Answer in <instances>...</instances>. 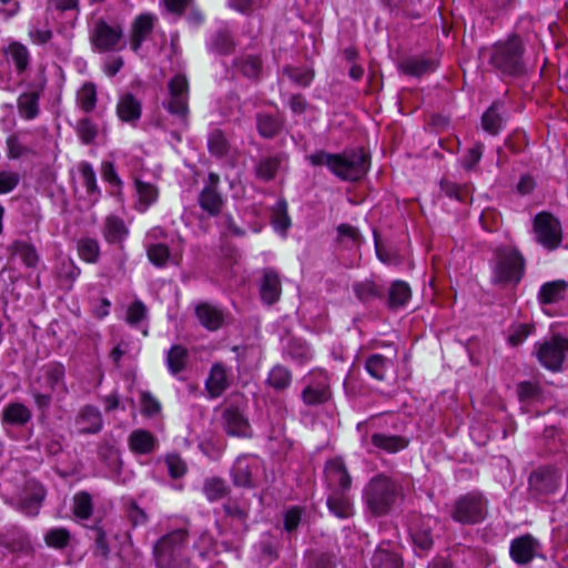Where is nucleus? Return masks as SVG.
I'll list each match as a JSON object with an SVG mask.
<instances>
[{"label":"nucleus","mask_w":568,"mask_h":568,"mask_svg":"<svg viewBox=\"0 0 568 568\" xmlns=\"http://www.w3.org/2000/svg\"><path fill=\"white\" fill-rule=\"evenodd\" d=\"M129 446L132 452L146 455L154 450L156 440L150 432L136 429L129 436Z\"/></svg>","instance_id":"obj_26"},{"label":"nucleus","mask_w":568,"mask_h":568,"mask_svg":"<svg viewBox=\"0 0 568 568\" xmlns=\"http://www.w3.org/2000/svg\"><path fill=\"white\" fill-rule=\"evenodd\" d=\"M438 62L430 57H410L404 60L399 68L408 75L422 77L424 74L434 72Z\"/></svg>","instance_id":"obj_17"},{"label":"nucleus","mask_w":568,"mask_h":568,"mask_svg":"<svg viewBox=\"0 0 568 568\" xmlns=\"http://www.w3.org/2000/svg\"><path fill=\"white\" fill-rule=\"evenodd\" d=\"M75 423L81 434H97L102 429L103 424L100 410L91 405L80 410Z\"/></svg>","instance_id":"obj_14"},{"label":"nucleus","mask_w":568,"mask_h":568,"mask_svg":"<svg viewBox=\"0 0 568 568\" xmlns=\"http://www.w3.org/2000/svg\"><path fill=\"white\" fill-rule=\"evenodd\" d=\"M211 48L221 54H229L234 49L233 37L226 30H219L212 39Z\"/></svg>","instance_id":"obj_43"},{"label":"nucleus","mask_w":568,"mask_h":568,"mask_svg":"<svg viewBox=\"0 0 568 568\" xmlns=\"http://www.w3.org/2000/svg\"><path fill=\"white\" fill-rule=\"evenodd\" d=\"M79 103L82 110L90 112L97 103L95 88L92 83H85L79 93Z\"/></svg>","instance_id":"obj_55"},{"label":"nucleus","mask_w":568,"mask_h":568,"mask_svg":"<svg viewBox=\"0 0 568 568\" xmlns=\"http://www.w3.org/2000/svg\"><path fill=\"white\" fill-rule=\"evenodd\" d=\"M70 539V534L64 528H53L50 529L45 536L44 540L48 546L54 548H63L68 545Z\"/></svg>","instance_id":"obj_54"},{"label":"nucleus","mask_w":568,"mask_h":568,"mask_svg":"<svg viewBox=\"0 0 568 568\" xmlns=\"http://www.w3.org/2000/svg\"><path fill=\"white\" fill-rule=\"evenodd\" d=\"M291 372L282 365L274 366L266 379L267 385L277 392L285 390L291 385Z\"/></svg>","instance_id":"obj_35"},{"label":"nucleus","mask_w":568,"mask_h":568,"mask_svg":"<svg viewBox=\"0 0 568 568\" xmlns=\"http://www.w3.org/2000/svg\"><path fill=\"white\" fill-rule=\"evenodd\" d=\"M232 476H233V483L235 486H240V487H253L254 486L253 481H252V473H251L248 465H244L243 462H241V460H237V463L235 464L233 471H232Z\"/></svg>","instance_id":"obj_47"},{"label":"nucleus","mask_w":568,"mask_h":568,"mask_svg":"<svg viewBox=\"0 0 568 568\" xmlns=\"http://www.w3.org/2000/svg\"><path fill=\"white\" fill-rule=\"evenodd\" d=\"M412 537L415 545L423 550H427L433 546V535L428 524H423L413 532Z\"/></svg>","instance_id":"obj_57"},{"label":"nucleus","mask_w":568,"mask_h":568,"mask_svg":"<svg viewBox=\"0 0 568 568\" xmlns=\"http://www.w3.org/2000/svg\"><path fill=\"white\" fill-rule=\"evenodd\" d=\"M524 47L519 38L513 37L499 42L490 51L489 63L499 72L509 77H520L526 72L523 59Z\"/></svg>","instance_id":"obj_3"},{"label":"nucleus","mask_w":568,"mask_h":568,"mask_svg":"<svg viewBox=\"0 0 568 568\" xmlns=\"http://www.w3.org/2000/svg\"><path fill=\"white\" fill-rule=\"evenodd\" d=\"M10 248L12 254L18 255L28 267L36 266L38 254L32 245L22 241H16Z\"/></svg>","instance_id":"obj_42"},{"label":"nucleus","mask_w":568,"mask_h":568,"mask_svg":"<svg viewBox=\"0 0 568 568\" xmlns=\"http://www.w3.org/2000/svg\"><path fill=\"white\" fill-rule=\"evenodd\" d=\"M410 298V288L407 283L403 281H395L388 292V306L396 308L404 306Z\"/></svg>","instance_id":"obj_37"},{"label":"nucleus","mask_w":568,"mask_h":568,"mask_svg":"<svg viewBox=\"0 0 568 568\" xmlns=\"http://www.w3.org/2000/svg\"><path fill=\"white\" fill-rule=\"evenodd\" d=\"M223 429L230 436L250 437L252 429L237 406L230 405L222 413Z\"/></svg>","instance_id":"obj_11"},{"label":"nucleus","mask_w":568,"mask_h":568,"mask_svg":"<svg viewBox=\"0 0 568 568\" xmlns=\"http://www.w3.org/2000/svg\"><path fill=\"white\" fill-rule=\"evenodd\" d=\"M504 104L501 102H494L490 108L481 116V125L485 131L490 134H497L504 121Z\"/></svg>","instance_id":"obj_27"},{"label":"nucleus","mask_w":568,"mask_h":568,"mask_svg":"<svg viewBox=\"0 0 568 568\" xmlns=\"http://www.w3.org/2000/svg\"><path fill=\"white\" fill-rule=\"evenodd\" d=\"M155 20L156 18L150 13L140 14L134 19L131 30V48L133 51L136 52L152 32Z\"/></svg>","instance_id":"obj_13"},{"label":"nucleus","mask_w":568,"mask_h":568,"mask_svg":"<svg viewBox=\"0 0 568 568\" xmlns=\"http://www.w3.org/2000/svg\"><path fill=\"white\" fill-rule=\"evenodd\" d=\"M260 292L262 301L268 305H272L278 301L282 293V284L280 276L275 271H264Z\"/></svg>","instance_id":"obj_18"},{"label":"nucleus","mask_w":568,"mask_h":568,"mask_svg":"<svg viewBox=\"0 0 568 568\" xmlns=\"http://www.w3.org/2000/svg\"><path fill=\"white\" fill-rule=\"evenodd\" d=\"M195 315L201 325L209 331H217L224 322L223 312L209 303H200L195 307Z\"/></svg>","instance_id":"obj_19"},{"label":"nucleus","mask_w":568,"mask_h":568,"mask_svg":"<svg viewBox=\"0 0 568 568\" xmlns=\"http://www.w3.org/2000/svg\"><path fill=\"white\" fill-rule=\"evenodd\" d=\"M273 224L276 230L282 232H286V230L291 225V220L287 214V203L285 201H280L273 212Z\"/></svg>","instance_id":"obj_52"},{"label":"nucleus","mask_w":568,"mask_h":568,"mask_svg":"<svg viewBox=\"0 0 568 568\" xmlns=\"http://www.w3.org/2000/svg\"><path fill=\"white\" fill-rule=\"evenodd\" d=\"M78 252L82 260L94 263L99 256V244L93 239H81L78 242Z\"/></svg>","instance_id":"obj_46"},{"label":"nucleus","mask_w":568,"mask_h":568,"mask_svg":"<svg viewBox=\"0 0 568 568\" xmlns=\"http://www.w3.org/2000/svg\"><path fill=\"white\" fill-rule=\"evenodd\" d=\"M386 363L387 359L383 355L374 354L367 358L365 367L372 377L377 381H383L386 372Z\"/></svg>","instance_id":"obj_45"},{"label":"nucleus","mask_w":568,"mask_h":568,"mask_svg":"<svg viewBox=\"0 0 568 568\" xmlns=\"http://www.w3.org/2000/svg\"><path fill=\"white\" fill-rule=\"evenodd\" d=\"M219 182L220 176L216 173H210L209 183L204 186L199 197L200 206L212 215L219 213L223 204L222 196L216 190Z\"/></svg>","instance_id":"obj_12"},{"label":"nucleus","mask_w":568,"mask_h":568,"mask_svg":"<svg viewBox=\"0 0 568 568\" xmlns=\"http://www.w3.org/2000/svg\"><path fill=\"white\" fill-rule=\"evenodd\" d=\"M189 358L187 349L181 345H174L170 348L166 356V363L170 372L174 375L185 368Z\"/></svg>","instance_id":"obj_38"},{"label":"nucleus","mask_w":568,"mask_h":568,"mask_svg":"<svg viewBox=\"0 0 568 568\" xmlns=\"http://www.w3.org/2000/svg\"><path fill=\"white\" fill-rule=\"evenodd\" d=\"M187 531L185 529L173 530L161 537L154 546V558L159 568H173L182 565V556Z\"/></svg>","instance_id":"obj_5"},{"label":"nucleus","mask_w":568,"mask_h":568,"mask_svg":"<svg viewBox=\"0 0 568 568\" xmlns=\"http://www.w3.org/2000/svg\"><path fill=\"white\" fill-rule=\"evenodd\" d=\"M372 568H402L400 557L394 552L389 544H381L371 558Z\"/></svg>","instance_id":"obj_22"},{"label":"nucleus","mask_w":568,"mask_h":568,"mask_svg":"<svg viewBox=\"0 0 568 568\" xmlns=\"http://www.w3.org/2000/svg\"><path fill=\"white\" fill-rule=\"evenodd\" d=\"M353 291L356 297L363 303H367L374 298L381 297L383 294L382 288L375 282L368 278L354 282Z\"/></svg>","instance_id":"obj_33"},{"label":"nucleus","mask_w":568,"mask_h":568,"mask_svg":"<svg viewBox=\"0 0 568 568\" xmlns=\"http://www.w3.org/2000/svg\"><path fill=\"white\" fill-rule=\"evenodd\" d=\"M525 261L518 250L510 246H499L494 253V284H517L524 274Z\"/></svg>","instance_id":"obj_4"},{"label":"nucleus","mask_w":568,"mask_h":568,"mask_svg":"<svg viewBox=\"0 0 568 568\" xmlns=\"http://www.w3.org/2000/svg\"><path fill=\"white\" fill-rule=\"evenodd\" d=\"M94 541H95V556L102 557L103 559L109 558L110 548L106 541L105 532L102 528L97 527L94 529Z\"/></svg>","instance_id":"obj_63"},{"label":"nucleus","mask_w":568,"mask_h":568,"mask_svg":"<svg viewBox=\"0 0 568 568\" xmlns=\"http://www.w3.org/2000/svg\"><path fill=\"white\" fill-rule=\"evenodd\" d=\"M170 254V248L162 243L151 244L146 250L149 261L158 267H162L166 264Z\"/></svg>","instance_id":"obj_44"},{"label":"nucleus","mask_w":568,"mask_h":568,"mask_svg":"<svg viewBox=\"0 0 568 568\" xmlns=\"http://www.w3.org/2000/svg\"><path fill=\"white\" fill-rule=\"evenodd\" d=\"M3 422L13 425H24L31 418V412L21 403H12L2 412Z\"/></svg>","instance_id":"obj_32"},{"label":"nucleus","mask_w":568,"mask_h":568,"mask_svg":"<svg viewBox=\"0 0 568 568\" xmlns=\"http://www.w3.org/2000/svg\"><path fill=\"white\" fill-rule=\"evenodd\" d=\"M77 133L84 144H90L94 141L98 134V128L88 118L81 119L77 124Z\"/></svg>","instance_id":"obj_53"},{"label":"nucleus","mask_w":568,"mask_h":568,"mask_svg":"<svg viewBox=\"0 0 568 568\" xmlns=\"http://www.w3.org/2000/svg\"><path fill=\"white\" fill-rule=\"evenodd\" d=\"M308 560L312 568H333L332 556L326 552L313 551Z\"/></svg>","instance_id":"obj_64"},{"label":"nucleus","mask_w":568,"mask_h":568,"mask_svg":"<svg viewBox=\"0 0 568 568\" xmlns=\"http://www.w3.org/2000/svg\"><path fill=\"white\" fill-rule=\"evenodd\" d=\"M123 37V29L120 26H110L103 19L94 23L91 34L93 47L102 52L114 50Z\"/></svg>","instance_id":"obj_10"},{"label":"nucleus","mask_w":568,"mask_h":568,"mask_svg":"<svg viewBox=\"0 0 568 568\" xmlns=\"http://www.w3.org/2000/svg\"><path fill=\"white\" fill-rule=\"evenodd\" d=\"M45 490L40 485H33L31 490L22 497L20 509L28 516H36L44 499Z\"/></svg>","instance_id":"obj_29"},{"label":"nucleus","mask_w":568,"mask_h":568,"mask_svg":"<svg viewBox=\"0 0 568 568\" xmlns=\"http://www.w3.org/2000/svg\"><path fill=\"white\" fill-rule=\"evenodd\" d=\"M240 70L247 78H256L261 70V60L257 57H246L241 61Z\"/></svg>","instance_id":"obj_62"},{"label":"nucleus","mask_w":568,"mask_h":568,"mask_svg":"<svg viewBox=\"0 0 568 568\" xmlns=\"http://www.w3.org/2000/svg\"><path fill=\"white\" fill-rule=\"evenodd\" d=\"M209 150L216 156H223L227 153L229 143L220 130H214L209 136Z\"/></svg>","instance_id":"obj_48"},{"label":"nucleus","mask_w":568,"mask_h":568,"mask_svg":"<svg viewBox=\"0 0 568 568\" xmlns=\"http://www.w3.org/2000/svg\"><path fill=\"white\" fill-rule=\"evenodd\" d=\"M568 284L564 280H556L545 283L538 293L540 304H555L564 300Z\"/></svg>","instance_id":"obj_23"},{"label":"nucleus","mask_w":568,"mask_h":568,"mask_svg":"<svg viewBox=\"0 0 568 568\" xmlns=\"http://www.w3.org/2000/svg\"><path fill=\"white\" fill-rule=\"evenodd\" d=\"M126 233L128 230L121 219L112 215L106 217L104 235L108 242H120L123 240Z\"/></svg>","instance_id":"obj_40"},{"label":"nucleus","mask_w":568,"mask_h":568,"mask_svg":"<svg viewBox=\"0 0 568 568\" xmlns=\"http://www.w3.org/2000/svg\"><path fill=\"white\" fill-rule=\"evenodd\" d=\"M313 165H326L336 176L345 181H358L369 169L368 154L363 150H352L343 154L318 151L308 156Z\"/></svg>","instance_id":"obj_1"},{"label":"nucleus","mask_w":568,"mask_h":568,"mask_svg":"<svg viewBox=\"0 0 568 568\" xmlns=\"http://www.w3.org/2000/svg\"><path fill=\"white\" fill-rule=\"evenodd\" d=\"M142 413L146 416H154L161 410L160 402L153 397L149 392L141 394Z\"/></svg>","instance_id":"obj_61"},{"label":"nucleus","mask_w":568,"mask_h":568,"mask_svg":"<svg viewBox=\"0 0 568 568\" xmlns=\"http://www.w3.org/2000/svg\"><path fill=\"white\" fill-rule=\"evenodd\" d=\"M535 241L547 251H555L562 242V229L559 220L550 213L535 215Z\"/></svg>","instance_id":"obj_7"},{"label":"nucleus","mask_w":568,"mask_h":568,"mask_svg":"<svg viewBox=\"0 0 568 568\" xmlns=\"http://www.w3.org/2000/svg\"><path fill=\"white\" fill-rule=\"evenodd\" d=\"M400 494L398 484L387 476L378 475L364 489V500L375 516L388 514Z\"/></svg>","instance_id":"obj_2"},{"label":"nucleus","mask_w":568,"mask_h":568,"mask_svg":"<svg viewBox=\"0 0 568 568\" xmlns=\"http://www.w3.org/2000/svg\"><path fill=\"white\" fill-rule=\"evenodd\" d=\"M168 89L169 99L164 103L165 108L171 114L185 120L189 113V83L185 75L176 74L173 77L168 83Z\"/></svg>","instance_id":"obj_9"},{"label":"nucleus","mask_w":568,"mask_h":568,"mask_svg":"<svg viewBox=\"0 0 568 568\" xmlns=\"http://www.w3.org/2000/svg\"><path fill=\"white\" fill-rule=\"evenodd\" d=\"M487 514V501L481 494L470 493L460 496L454 504L452 518L464 525L481 521Z\"/></svg>","instance_id":"obj_6"},{"label":"nucleus","mask_w":568,"mask_h":568,"mask_svg":"<svg viewBox=\"0 0 568 568\" xmlns=\"http://www.w3.org/2000/svg\"><path fill=\"white\" fill-rule=\"evenodd\" d=\"M205 387L213 398L221 396L230 387L226 369L222 364L216 363L211 367Z\"/></svg>","instance_id":"obj_20"},{"label":"nucleus","mask_w":568,"mask_h":568,"mask_svg":"<svg viewBox=\"0 0 568 568\" xmlns=\"http://www.w3.org/2000/svg\"><path fill=\"white\" fill-rule=\"evenodd\" d=\"M135 184L140 202L141 204H143V210H145L150 204H152L156 200L158 190L154 185L142 182L140 180H136Z\"/></svg>","instance_id":"obj_51"},{"label":"nucleus","mask_w":568,"mask_h":568,"mask_svg":"<svg viewBox=\"0 0 568 568\" xmlns=\"http://www.w3.org/2000/svg\"><path fill=\"white\" fill-rule=\"evenodd\" d=\"M6 53L11 55L18 73H22L27 70L30 62V55L28 49L23 44L12 42L6 49Z\"/></svg>","instance_id":"obj_39"},{"label":"nucleus","mask_w":568,"mask_h":568,"mask_svg":"<svg viewBox=\"0 0 568 568\" xmlns=\"http://www.w3.org/2000/svg\"><path fill=\"white\" fill-rule=\"evenodd\" d=\"M2 549L11 552L29 554L32 551V546L26 532L20 529H12L1 537L0 552H2Z\"/></svg>","instance_id":"obj_15"},{"label":"nucleus","mask_w":568,"mask_h":568,"mask_svg":"<svg viewBox=\"0 0 568 568\" xmlns=\"http://www.w3.org/2000/svg\"><path fill=\"white\" fill-rule=\"evenodd\" d=\"M325 471L329 485H338V489L336 491L345 493L351 487L352 478L341 459L328 462L326 464Z\"/></svg>","instance_id":"obj_21"},{"label":"nucleus","mask_w":568,"mask_h":568,"mask_svg":"<svg viewBox=\"0 0 568 568\" xmlns=\"http://www.w3.org/2000/svg\"><path fill=\"white\" fill-rule=\"evenodd\" d=\"M372 444L375 447L385 450L386 453L394 454L407 447L408 439L403 436L385 435L378 433L372 435Z\"/></svg>","instance_id":"obj_28"},{"label":"nucleus","mask_w":568,"mask_h":568,"mask_svg":"<svg viewBox=\"0 0 568 568\" xmlns=\"http://www.w3.org/2000/svg\"><path fill=\"white\" fill-rule=\"evenodd\" d=\"M284 156L281 154L261 159L255 166V174L260 180L271 181L281 169Z\"/></svg>","instance_id":"obj_30"},{"label":"nucleus","mask_w":568,"mask_h":568,"mask_svg":"<svg viewBox=\"0 0 568 568\" xmlns=\"http://www.w3.org/2000/svg\"><path fill=\"white\" fill-rule=\"evenodd\" d=\"M331 397V392L325 381L310 383L302 392V400L307 406L321 405Z\"/></svg>","instance_id":"obj_24"},{"label":"nucleus","mask_w":568,"mask_h":568,"mask_svg":"<svg viewBox=\"0 0 568 568\" xmlns=\"http://www.w3.org/2000/svg\"><path fill=\"white\" fill-rule=\"evenodd\" d=\"M287 353L288 355L300 363H304L311 357V352L307 345L300 341L292 338L287 345Z\"/></svg>","instance_id":"obj_56"},{"label":"nucleus","mask_w":568,"mask_h":568,"mask_svg":"<svg viewBox=\"0 0 568 568\" xmlns=\"http://www.w3.org/2000/svg\"><path fill=\"white\" fill-rule=\"evenodd\" d=\"M510 557L518 565L528 564L532 559V537L529 534L511 541Z\"/></svg>","instance_id":"obj_25"},{"label":"nucleus","mask_w":568,"mask_h":568,"mask_svg":"<svg viewBox=\"0 0 568 568\" xmlns=\"http://www.w3.org/2000/svg\"><path fill=\"white\" fill-rule=\"evenodd\" d=\"M39 94L34 91L24 92L18 98V110L27 120L34 119L39 113Z\"/></svg>","instance_id":"obj_34"},{"label":"nucleus","mask_w":568,"mask_h":568,"mask_svg":"<svg viewBox=\"0 0 568 568\" xmlns=\"http://www.w3.org/2000/svg\"><path fill=\"white\" fill-rule=\"evenodd\" d=\"M146 315V306L141 301L133 302L126 311V322L130 325L139 324Z\"/></svg>","instance_id":"obj_60"},{"label":"nucleus","mask_w":568,"mask_h":568,"mask_svg":"<svg viewBox=\"0 0 568 568\" xmlns=\"http://www.w3.org/2000/svg\"><path fill=\"white\" fill-rule=\"evenodd\" d=\"M327 506L338 518H348L353 515L352 504L344 493L333 491L327 498Z\"/></svg>","instance_id":"obj_31"},{"label":"nucleus","mask_w":568,"mask_h":568,"mask_svg":"<svg viewBox=\"0 0 568 568\" xmlns=\"http://www.w3.org/2000/svg\"><path fill=\"white\" fill-rule=\"evenodd\" d=\"M256 126L263 138L271 139L281 131L282 123L272 114L258 113L256 115Z\"/></svg>","instance_id":"obj_36"},{"label":"nucleus","mask_w":568,"mask_h":568,"mask_svg":"<svg viewBox=\"0 0 568 568\" xmlns=\"http://www.w3.org/2000/svg\"><path fill=\"white\" fill-rule=\"evenodd\" d=\"M165 464L171 478L183 477L187 471L186 463L176 454H170L165 457Z\"/></svg>","instance_id":"obj_50"},{"label":"nucleus","mask_w":568,"mask_h":568,"mask_svg":"<svg viewBox=\"0 0 568 568\" xmlns=\"http://www.w3.org/2000/svg\"><path fill=\"white\" fill-rule=\"evenodd\" d=\"M284 72L293 82L302 87L308 85L313 79V72L308 70L287 67Z\"/></svg>","instance_id":"obj_59"},{"label":"nucleus","mask_w":568,"mask_h":568,"mask_svg":"<svg viewBox=\"0 0 568 568\" xmlns=\"http://www.w3.org/2000/svg\"><path fill=\"white\" fill-rule=\"evenodd\" d=\"M568 356V338L555 336L540 345L538 359L551 372H560Z\"/></svg>","instance_id":"obj_8"},{"label":"nucleus","mask_w":568,"mask_h":568,"mask_svg":"<svg viewBox=\"0 0 568 568\" xmlns=\"http://www.w3.org/2000/svg\"><path fill=\"white\" fill-rule=\"evenodd\" d=\"M204 494L210 501L219 500L229 494V487L221 478H209L204 481Z\"/></svg>","instance_id":"obj_41"},{"label":"nucleus","mask_w":568,"mask_h":568,"mask_svg":"<svg viewBox=\"0 0 568 568\" xmlns=\"http://www.w3.org/2000/svg\"><path fill=\"white\" fill-rule=\"evenodd\" d=\"M47 383L50 389H55L64 377V367L60 363H52L47 367Z\"/></svg>","instance_id":"obj_58"},{"label":"nucleus","mask_w":568,"mask_h":568,"mask_svg":"<svg viewBox=\"0 0 568 568\" xmlns=\"http://www.w3.org/2000/svg\"><path fill=\"white\" fill-rule=\"evenodd\" d=\"M74 514L81 519H88L92 513V501L88 493H80L74 496Z\"/></svg>","instance_id":"obj_49"},{"label":"nucleus","mask_w":568,"mask_h":568,"mask_svg":"<svg viewBox=\"0 0 568 568\" xmlns=\"http://www.w3.org/2000/svg\"><path fill=\"white\" fill-rule=\"evenodd\" d=\"M141 103L132 93H124L120 97L116 113L121 121L135 123L141 118Z\"/></svg>","instance_id":"obj_16"}]
</instances>
